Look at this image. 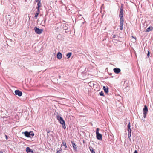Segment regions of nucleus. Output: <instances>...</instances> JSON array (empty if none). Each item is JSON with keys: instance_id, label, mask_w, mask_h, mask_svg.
Returning a JSON list of instances; mask_svg holds the SVG:
<instances>
[{"instance_id": "b1692460", "label": "nucleus", "mask_w": 153, "mask_h": 153, "mask_svg": "<svg viewBox=\"0 0 153 153\" xmlns=\"http://www.w3.org/2000/svg\"><path fill=\"white\" fill-rule=\"evenodd\" d=\"M36 9H37V10L36 11V13H38L39 14V13H40V10H39L40 8H36Z\"/></svg>"}, {"instance_id": "423d86ee", "label": "nucleus", "mask_w": 153, "mask_h": 153, "mask_svg": "<svg viewBox=\"0 0 153 153\" xmlns=\"http://www.w3.org/2000/svg\"><path fill=\"white\" fill-rule=\"evenodd\" d=\"M130 123H129L128 126V137L129 139H130V137L131 135V130L130 129Z\"/></svg>"}, {"instance_id": "412c9836", "label": "nucleus", "mask_w": 153, "mask_h": 153, "mask_svg": "<svg viewBox=\"0 0 153 153\" xmlns=\"http://www.w3.org/2000/svg\"><path fill=\"white\" fill-rule=\"evenodd\" d=\"M61 124H62V128L64 129H65L66 128V127L65 125V122Z\"/></svg>"}, {"instance_id": "aec40b11", "label": "nucleus", "mask_w": 153, "mask_h": 153, "mask_svg": "<svg viewBox=\"0 0 153 153\" xmlns=\"http://www.w3.org/2000/svg\"><path fill=\"white\" fill-rule=\"evenodd\" d=\"M30 134V136H32V137L34 136V134L33 131H30L29 132Z\"/></svg>"}, {"instance_id": "6ab92c4d", "label": "nucleus", "mask_w": 153, "mask_h": 153, "mask_svg": "<svg viewBox=\"0 0 153 153\" xmlns=\"http://www.w3.org/2000/svg\"><path fill=\"white\" fill-rule=\"evenodd\" d=\"M72 53L71 52L69 53L66 55V56L67 58H69L72 55Z\"/></svg>"}, {"instance_id": "cd10ccee", "label": "nucleus", "mask_w": 153, "mask_h": 153, "mask_svg": "<svg viewBox=\"0 0 153 153\" xmlns=\"http://www.w3.org/2000/svg\"><path fill=\"white\" fill-rule=\"evenodd\" d=\"M5 136L6 139V140H7L8 139L7 136V135H5Z\"/></svg>"}, {"instance_id": "f03ea898", "label": "nucleus", "mask_w": 153, "mask_h": 153, "mask_svg": "<svg viewBox=\"0 0 153 153\" xmlns=\"http://www.w3.org/2000/svg\"><path fill=\"white\" fill-rule=\"evenodd\" d=\"M56 118L60 124L65 122L64 120L61 116V115L60 114H58L56 115Z\"/></svg>"}, {"instance_id": "bb28decb", "label": "nucleus", "mask_w": 153, "mask_h": 153, "mask_svg": "<svg viewBox=\"0 0 153 153\" xmlns=\"http://www.w3.org/2000/svg\"><path fill=\"white\" fill-rule=\"evenodd\" d=\"M116 37V35H113V38H115Z\"/></svg>"}, {"instance_id": "4be33fe9", "label": "nucleus", "mask_w": 153, "mask_h": 153, "mask_svg": "<svg viewBox=\"0 0 153 153\" xmlns=\"http://www.w3.org/2000/svg\"><path fill=\"white\" fill-rule=\"evenodd\" d=\"M100 95L101 96H104V93L103 91H101V92L99 93Z\"/></svg>"}, {"instance_id": "a878e982", "label": "nucleus", "mask_w": 153, "mask_h": 153, "mask_svg": "<svg viewBox=\"0 0 153 153\" xmlns=\"http://www.w3.org/2000/svg\"><path fill=\"white\" fill-rule=\"evenodd\" d=\"M62 149H61L60 150H59L57 151V152L56 153H60V152L61 151H62Z\"/></svg>"}, {"instance_id": "f3484780", "label": "nucleus", "mask_w": 153, "mask_h": 153, "mask_svg": "<svg viewBox=\"0 0 153 153\" xmlns=\"http://www.w3.org/2000/svg\"><path fill=\"white\" fill-rule=\"evenodd\" d=\"M25 135L28 137H30V134L28 132L26 131L24 132Z\"/></svg>"}, {"instance_id": "4468645a", "label": "nucleus", "mask_w": 153, "mask_h": 153, "mask_svg": "<svg viewBox=\"0 0 153 153\" xmlns=\"http://www.w3.org/2000/svg\"><path fill=\"white\" fill-rule=\"evenodd\" d=\"M152 26H150L146 30V32H149V31L152 30Z\"/></svg>"}, {"instance_id": "ddd939ff", "label": "nucleus", "mask_w": 153, "mask_h": 153, "mask_svg": "<svg viewBox=\"0 0 153 153\" xmlns=\"http://www.w3.org/2000/svg\"><path fill=\"white\" fill-rule=\"evenodd\" d=\"M71 143L72 145L74 150H75L77 148V146L76 145L73 141H71Z\"/></svg>"}, {"instance_id": "7ed1b4c3", "label": "nucleus", "mask_w": 153, "mask_h": 153, "mask_svg": "<svg viewBox=\"0 0 153 153\" xmlns=\"http://www.w3.org/2000/svg\"><path fill=\"white\" fill-rule=\"evenodd\" d=\"M148 111V110L147 107L146 105H145L143 110V112L144 114L143 117L144 118H145L146 117Z\"/></svg>"}, {"instance_id": "9b49d317", "label": "nucleus", "mask_w": 153, "mask_h": 153, "mask_svg": "<svg viewBox=\"0 0 153 153\" xmlns=\"http://www.w3.org/2000/svg\"><path fill=\"white\" fill-rule=\"evenodd\" d=\"M26 151L27 153H33V151L30 147H27L26 148Z\"/></svg>"}, {"instance_id": "2eb2a0df", "label": "nucleus", "mask_w": 153, "mask_h": 153, "mask_svg": "<svg viewBox=\"0 0 153 153\" xmlns=\"http://www.w3.org/2000/svg\"><path fill=\"white\" fill-rule=\"evenodd\" d=\"M103 89L105 93H108V87L104 86L103 87Z\"/></svg>"}, {"instance_id": "0eeeda50", "label": "nucleus", "mask_w": 153, "mask_h": 153, "mask_svg": "<svg viewBox=\"0 0 153 153\" xmlns=\"http://www.w3.org/2000/svg\"><path fill=\"white\" fill-rule=\"evenodd\" d=\"M15 93L16 95H18L19 97L22 96V91L18 90H16L15 91Z\"/></svg>"}, {"instance_id": "393cba45", "label": "nucleus", "mask_w": 153, "mask_h": 153, "mask_svg": "<svg viewBox=\"0 0 153 153\" xmlns=\"http://www.w3.org/2000/svg\"><path fill=\"white\" fill-rule=\"evenodd\" d=\"M150 55V52L149 51H148V53L147 54V56L148 57H149Z\"/></svg>"}, {"instance_id": "9d476101", "label": "nucleus", "mask_w": 153, "mask_h": 153, "mask_svg": "<svg viewBox=\"0 0 153 153\" xmlns=\"http://www.w3.org/2000/svg\"><path fill=\"white\" fill-rule=\"evenodd\" d=\"M113 71L114 73L118 74L121 71V70L120 68H114Z\"/></svg>"}, {"instance_id": "f8f14e48", "label": "nucleus", "mask_w": 153, "mask_h": 153, "mask_svg": "<svg viewBox=\"0 0 153 153\" xmlns=\"http://www.w3.org/2000/svg\"><path fill=\"white\" fill-rule=\"evenodd\" d=\"M57 57L59 59H61L62 57V54L60 52H58L57 54Z\"/></svg>"}, {"instance_id": "7c9ffc66", "label": "nucleus", "mask_w": 153, "mask_h": 153, "mask_svg": "<svg viewBox=\"0 0 153 153\" xmlns=\"http://www.w3.org/2000/svg\"><path fill=\"white\" fill-rule=\"evenodd\" d=\"M0 153H3V152L1 151H0Z\"/></svg>"}, {"instance_id": "a211bd4d", "label": "nucleus", "mask_w": 153, "mask_h": 153, "mask_svg": "<svg viewBox=\"0 0 153 153\" xmlns=\"http://www.w3.org/2000/svg\"><path fill=\"white\" fill-rule=\"evenodd\" d=\"M89 149L91 152V153H95L94 151V150L93 148L92 147H89Z\"/></svg>"}, {"instance_id": "6e6552de", "label": "nucleus", "mask_w": 153, "mask_h": 153, "mask_svg": "<svg viewBox=\"0 0 153 153\" xmlns=\"http://www.w3.org/2000/svg\"><path fill=\"white\" fill-rule=\"evenodd\" d=\"M123 19H120V30H123Z\"/></svg>"}, {"instance_id": "1a4fd4ad", "label": "nucleus", "mask_w": 153, "mask_h": 153, "mask_svg": "<svg viewBox=\"0 0 153 153\" xmlns=\"http://www.w3.org/2000/svg\"><path fill=\"white\" fill-rule=\"evenodd\" d=\"M36 2H37V6L36 7V8H40L41 7V0H35Z\"/></svg>"}, {"instance_id": "2f4dec72", "label": "nucleus", "mask_w": 153, "mask_h": 153, "mask_svg": "<svg viewBox=\"0 0 153 153\" xmlns=\"http://www.w3.org/2000/svg\"><path fill=\"white\" fill-rule=\"evenodd\" d=\"M60 77H61V76H59V78H60Z\"/></svg>"}, {"instance_id": "c756f323", "label": "nucleus", "mask_w": 153, "mask_h": 153, "mask_svg": "<svg viewBox=\"0 0 153 153\" xmlns=\"http://www.w3.org/2000/svg\"><path fill=\"white\" fill-rule=\"evenodd\" d=\"M132 37L133 38H134V36H132Z\"/></svg>"}, {"instance_id": "5701e85b", "label": "nucleus", "mask_w": 153, "mask_h": 153, "mask_svg": "<svg viewBox=\"0 0 153 153\" xmlns=\"http://www.w3.org/2000/svg\"><path fill=\"white\" fill-rule=\"evenodd\" d=\"M39 14L38 13H35V16H34V18L35 19H37V17H38V15H39Z\"/></svg>"}, {"instance_id": "20e7f679", "label": "nucleus", "mask_w": 153, "mask_h": 153, "mask_svg": "<svg viewBox=\"0 0 153 153\" xmlns=\"http://www.w3.org/2000/svg\"><path fill=\"white\" fill-rule=\"evenodd\" d=\"M123 6H121L120 9L119 17L120 19H123Z\"/></svg>"}, {"instance_id": "c85d7f7f", "label": "nucleus", "mask_w": 153, "mask_h": 153, "mask_svg": "<svg viewBox=\"0 0 153 153\" xmlns=\"http://www.w3.org/2000/svg\"><path fill=\"white\" fill-rule=\"evenodd\" d=\"M134 153H137V151L136 150L134 151Z\"/></svg>"}, {"instance_id": "f257e3e1", "label": "nucleus", "mask_w": 153, "mask_h": 153, "mask_svg": "<svg viewBox=\"0 0 153 153\" xmlns=\"http://www.w3.org/2000/svg\"><path fill=\"white\" fill-rule=\"evenodd\" d=\"M99 128H97L96 131V137L98 140H101L102 139V136L101 134L99 133Z\"/></svg>"}, {"instance_id": "dca6fc26", "label": "nucleus", "mask_w": 153, "mask_h": 153, "mask_svg": "<svg viewBox=\"0 0 153 153\" xmlns=\"http://www.w3.org/2000/svg\"><path fill=\"white\" fill-rule=\"evenodd\" d=\"M65 146V149L67 147L66 143L65 141H62V143L61 144V146Z\"/></svg>"}, {"instance_id": "39448f33", "label": "nucleus", "mask_w": 153, "mask_h": 153, "mask_svg": "<svg viewBox=\"0 0 153 153\" xmlns=\"http://www.w3.org/2000/svg\"><path fill=\"white\" fill-rule=\"evenodd\" d=\"M34 30L36 33L38 34H40L42 33L43 30L42 29L38 28L36 27H35L34 28Z\"/></svg>"}]
</instances>
